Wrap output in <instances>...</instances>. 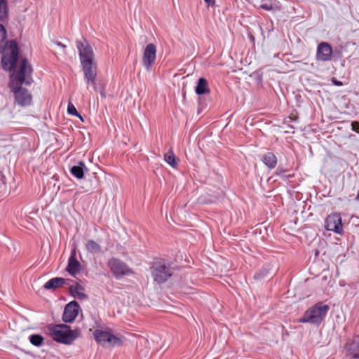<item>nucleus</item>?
Returning a JSON list of instances; mask_svg holds the SVG:
<instances>
[{"label": "nucleus", "instance_id": "f257e3e1", "mask_svg": "<svg viewBox=\"0 0 359 359\" xmlns=\"http://www.w3.org/2000/svg\"><path fill=\"white\" fill-rule=\"evenodd\" d=\"M32 68L26 59L20 62L19 69L13 72L11 76L10 87L13 92L16 102L22 107L29 106L32 104V96L29 91L22 88V84L29 85L32 83L31 74Z\"/></svg>", "mask_w": 359, "mask_h": 359}, {"label": "nucleus", "instance_id": "f03ea898", "mask_svg": "<svg viewBox=\"0 0 359 359\" xmlns=\"http://www.w3.org/2000/svg\"><path fill=\"white\" fill-rule=\"evenodd\" d=\"M48 330L55 341L65 344H70L81 334L79 330H72L70 327L65 324L50 325Z\"/></svg>", "mask_w": 359, "mask_h": 359}, {"label": "nucleus", "instance_id": "7ed1b4c3", "mask_svg": "<svg viewBox=\"0 0 359 359\" xmlns=\"http://www.w3.org/2000/svg\"><path fill=\"white\" fill-rule=\"evenodd\" d=\"M330 307L323 302H318L314 306L306 311L302 318L299 320V323H309L318 325L325 318Z\"/></svg>", "mask_w": 359, "mask_h": 359}, {"label": "nucleus", "instance_id": "20e7f679", "mask_svg": "<svg viewBox=\"0 0 359 359\" xmlns=\"http://www.w3.org/2000/svg\"><path fill=\"white\" fill-rule=\"evenodd\" d=\"M19 57V48L14 40L6 43L4 53L1 58V66L4 70H14Z\"/></svg>", "mask_w": 359, "mask_h": 359}, {"label": "nucleus", "instance_id": "39448f33", "mask_svg": "<svg viewBox=\"0 0 359 359\" xmlns=\"http://www.w3.org/2000/svg\"><path fill=\"white\" fill-rule=\"evenodd\" d=\"M107 266L116 279L126 276L135 275V271L122 260L111 257L107 262Z\"/></svg>", "mask_w": 359, "mask_h": 359}, {"label": "nucleus", "instance_id": "423d86ee", "mask_svg": "<svg viewBox=\"0 0 359 359\" xmlns=\"http://www.w3.org/2000/svg\"><path fill=\"white\" fill-rule=\"evenodd\" d=\"M95 340L103 346H120L123 344V339L112 334L110 332L101 330H95L93 332Z\"/></svg>", "mask_w": 359, "mask_h": 359}, {"label": "nucleus", "instance_id": "0eeeda50", "mask_svg": "<svg viewBox=\"0 0 359 359\" xmlns=\"http://www.w3.org/2000/svg\"><path fill=\"white\" fill-rule=\"evenodd\" d=\"M172 270L169 266L156 264L151 268V275L154 281L158 284L165 283L172 275Z\"/></svg>", "mask_w": 359, "mask_h": 359}, {"label": "nucleus", "instance_id": "6e6552de", "mask_svg": "<svg viewBox=\"0 0 359 359\" xmlns=\"http://www.w3.org/2000/svg\"><path fill=\"white\" fill-rule=\"evenodd\" d=\"M156 59V46L153 43H149L146 46L142 57V62L147 72L151 71Z\"/></svg>", "mask_w": 359, "mask_h": 359}, {"label": "nucleus", "instance_id": "1a4fd4ad", "mask_svg": "<svg viewBox=\"0 0 359 359\" xmlns=\"http://www.w3.org/2000/svg\"><path fill=\"white\" fill-rule=\"evenodd\" d=\"M76 44L79 50L81 63L94 60L93 50L86 39L76 41Z\"/></svg>", "mask_w": 359, "mask_h": 359}, {"label": "nucleus", "instance_id": "9d476101", "mask_svg": "<svg viewBox=\"0 0 359 359\" xmlns=\"http://www.w3.org/2000/svg\"><path fill=\"white\" fill-rule=\"evenodd\" d=\"M84 77L88 85L91 84L96 89L95 80L97 77V65L94 60L81 63Z\"/></svg>", "mask_w": 359, "mask_h": 359}, {"label": "nucleus", "instance_id": "9b49d317", "mask_svg": "<svg viewBox=\"0 0 359 359\" xmlns=\"http://www.w3.org/2000/svg\"><path fill=\"white\" fill-rule=\"evenodd\" d=\"M333 50L327 42H321L318 45L316 50V60L322 62L330 61L332 58Z\"/></svg>", "mask_w": 359, "mask_h": 359}, {"label": "nucleus", "instance_id": "f8f14e48", "mask_svg": "<svg viewBox=\"0 0 359 359\" xmlns=\"http://www.w3.org/2000/svg\"><path fill=\"white\" fill-rule=\"evenodd\" d=\"M79 305L77 302L72 301L67 304L64 309L62 320L65 323L73 322L79 313Z\"/></svg>", "mask_w": 359, "mask_h": 359}, {"label": "nucleus", "instance_id": "ddd939ff", "mask_svg": "<svg viewBox=\"0 0 359 359\" xmlns=\"http://www.w3.org/2000/svg\"><path fill=\"white\" fill-rule=\"evenodd\" d=\"M348 359H359V336L355 337L351 343L345 346Z\"/></svg>", "mask_w": 359, "mask_h": 359}, {"label": "nucleus", "instance_id": "4468645a", "mask_svg": "<svg viewBox=\"0 0 359 359\" xmlns=\"http://www.w3.org/2000/svg\"><path fill=\"white\" fill-rule=\"evenodd\" d=\"M81 264L76 259L75 255H72L69 258L68 265L67 266V271L72 276H75L81 271Z\"/></svg>", "mask_w": 359, "mask_h": 359}, {"label": "nucleus", "instance_id": "2eb2a0df", "mask_svg": "<svg viewBox=\"0 0 359 359\" xmlns=\"http://www.w3.org/2000/svg\"><path fill=\"white\" fill-rule=\"evenodd\" d=\"M66 280V279L60 277L51 278L44 284L43 288L46 290H54L65 284Z\"/></svg>", "mask_w": 359, "mask_h": 359}, {"label": "nucleus", "instance_id": "dca6fc26", "mask_svg": "<svg viewBox=\"0 0 359 359\" xmlns=\"http://www.w3.org/2000/svg\"><path fill=\"white\" fill-rule=\"evenodd\" d=\"M83 291L84 287L79 283H77L76 285H71L69 287V292L71 294L79 299H86L88 298L87 294H86Z\"/></svg>", "mask_w": 359, "mask_h": 359}, {"label": "nucleus", "instance_id": "f3484780", "mask_svg": "<svg viewBox=\"0 0 359 359\" xmlns=\"http://www.w3.org/2000/svg\"><path fill=\"white\" fill-rule=\"evenodd\" d=\"M262 161L269 169H273L277 165V158L272 152L263 155Z\"/></svg>", "mask_w": 359, "mask_h": 359}, {"label": "nucleus", "instance_id": "a211bd4d", "mask_svg": "<svg viewBox=\"0 0 359 359\" xmlns=\"http://www.w3.org/2000/svg\"><path fill=\"white\" fill-rule=\"evenodd\" d=\"M210 92V89L208 86V81L204 78H200L198 81L197 86L196 87V93L198 95H203L205 93H208Z\"/></svg>", "mask_w": 359, "mask_h": 359}, {"label": "nucleus", "instance_id": "6ab92c4d", "mask_svg": "<svg viewBox=\"0 0 359 359\" xmlns=\"http://www.w3.org/2000/svg\"><path fill=\"white\" fill-rule=\"evenodd\" d=\"M86 167L83 162H79V165H74L71 168V174L77 179H82L84 176L83 168Z\"/></svg>", "mask_w": 359, "mask_h": 359}, {"label": "nucleus", "instance_id": "aec40b11", "mask_svg": "<svg viewBox=\"0 0 359 359\" xmlns=\"http://www.w3.org/2000/svg\"><path fill=\"white\" fill-rule=\"evenodd\" d=\"M86 250L91 253H100L102 252L101 246L93 240H88L86 243Z\"/></svg>", "mask_w": 359, "mask_h": 359}, {"label": "nucleus", "instance_id": "412c9836", "mask_svg": "<svg viewBox=\"0 0 359 359\" xmlns=\"http://www.w3.org/2000/svg\"><path fill=\"white\" fill-rule=\"evenodd\" d=\"M164 160L172 168H176L177 167L178 163L172 150H170L164 154Z\"/></svg>", "mask_w": 359, "mask_h": 359}, {"label": "nucleus", "instance_id": "4be33fe9", "mask_svg": "<svg viewBox=\"0 0 359 359\" xmlns=\"http://www.w3.org/2000/svg\"><path fill=\"white\" fill-rule=\"evenodd\" d=\"M344 226H324L325 230L323 231V235L325 236H330V231H334L336 233L342 235L344 233Z\"/></svg>", "mask_w": 359, "mask_h": 359}, {"label": "nucleus", "instance_id": "5701e85b", "mask_svg": "<svg viewBox=\"0 0 359 359\" xmlns=\"http://www.w3.org/2000/svg\"><path fill=\"white\" fill-rule=\"evenodd\" d=\"M325 224H342L340 214L334 212L329 215L325 219Z\"/></svg>", "mask_w": 359, "mask_h": 359}, {"label": "nucleus", "instance_id": "b1692460", "mask_svg": "<svg viewBox=\"0 0 359 359\" xmlns=\"http://www.w3.org/2000/svg\"><path fill=\"white\" fill-rule=\"evenodd\" d=\"M8 1L0 0V20H4L8 18Z\"/></svg>", "mask_w": 359, "mask_h": 359}, {"label": "nucleus", "instance_id": "393cba45", "mask_svg": "<svg viewBox=\"0 0 359 359\" xmlns=\"http://www.w3.org/2000/svg\"><path fill=\"white\" fill-rule=\"evenodd\" d=\"M29 340L32 345L40 346L43 342V337L40 334H32L30 336Z\"/></svg>", "mask_w": 359, "mask_h": 359}, {"label": "nucleus", "instance_id": "a878e982", "mask_svg": "<svg viewBox=\"0 0 359 359\" xmlns=\"http://www.w3.org/2000/svg\"><path fill=\"white\" fill-rule=\"evenodd\" d=\"M67 112L69 114H72V115H74V116H76L78 117H79L82 121H83V118H82V116L78 113L76 107H74V105L71 103V102H69L68 104V106H67Z\"/></svg>", "mask_w": 359, "mask_h": 359}, {"label": "nucleus", "instance_id": "bb28decb", "mask_svg": "<svg viewBox=\"0 0 359 359\" xmlns=\"http://www.w3.org/2000/svg\"><path fill=\"white\" fill-rule=\"evenodd\" d=\"M260 8L266 11H271L273 8V5L271 2H264L260 5Z\"/></svg>", "mask_w": 359, "mask_h": 359}, {"label": "nucleus", "instance_id": "cd10ccee", "mask_svg": "<svg viewBox=\"0 0 359 359\" xmlns=\"http://www.w3.org/2000/svg\"><path fill=\"white\" fill-rule=\"evenodd\" d=\"M6 38V30L5 27L0 24V41H4Z\"/></svg>", "mask_w": 359, "mask_h": 359}, {"label": "nucleus", "instance_id": "c85d7f7f", "mask_svg": "<svg viewBox=\"0 0 359 359\" xmlns=\"http://www.w3.org/2000/svg\"><path fill=\"white\" fill-rule=\"evenodd\" d=\"M298 120V116L297 112L295 113H291L290 116L285 118V121L288 123L290 121H297Z\"/></svg>", "mask_w": 359, "mask_h": 359}, {"label": "nucleus", "instance_id": "c756f323", "mask_svg": "<svg viewBox=\"0 0 359 359\" xmlns=\"http://www.w3.org/2000/svg\"><path fill=\"white\" fill-rule=\"evenodd\" d=\"M352 130L359 133V122L355 121L351 123Z\"/></svg>", "mask_w": 359, "mask_h": 359}, {"label": "nucleus", "instance_id": "7c9ffc66", "mask_svg": "<svg viewBox=\"0 0 359 359\" xmlns=\"http://www.w3.org/2000/svg\"><path fill=\"white\" fill-rule=\"evenodd\" d=\"M332 82L333 83L334 85H335L337 86H343V83L340 81L337 80L335 78L332 79Z\"/></svg>", "mask_w": 359, "mask_h": 359}, {"label": "nucleus", "instance_id": "2f4dec72", "mask_svg": "<svg viewBox=\"0 0 359 359\" xmlns=\"http://www.w3.org/2000/svg\"><path fill=\"white\" fill-rule=\"evenodd\" d=\"M205 2L208 4V5H214L215 3V0H204Z\"/></svg>", "mask_w": 359, "mask_h": 359}, {"label": "nucleus", "instance_id": "473e14b6", "mask_svg": "<svg viewBox=\"0 0 359 359\" xmlns=\"http://www.w3.org/2000/svg\"><path fill=\"white\" fill-rule=\"evenodd\" d=\"M264 275V273H256V274H255L254 278H255V279H259V278H260L261 277H262Z\"/></svg>", "mask_w": 359, "mask_h": 359}, {"label": "nucleus", "instance_id": "72a5a7b5", "mask_svg": "<svg viewBox=\"0 0 359 359\" xmlns=\"http://www.w3.org/2000/svg\"><path fill=\"white\" fill-rule=\"evenodd\" d=\"M284 172V170L282 168H278L276 170V175H280Z\"/></svg>", "mask_w": 359, "mask_h": 359}, {"label": "nucleus", "instance_id": "f704fd0d", "mask_svg": "<svg viewBox=\"0 0 359 359\" xmlns=\"http://www.w3.org/2000/svg\"><path fill=\"white\" fill-rule=\"evenodd\" d=\"M56 45L62 47V48H66V45L62 43L61 42H56Z\"/></svg>", "mask_w": 359, "mask_h": 359}, {"label": "nucleus", "instance_id": "c9c22d12", "mask_svg": "<svg viewBox=\"0 0 359 359\" xmlns=\"http://www.w3.org/2000/svg\"><path fill=\"white\" fill-rule=\"evenodd\" d=\"M355 199H356L358 201H359V191H358V194H357V196H356Z\"/></svg>", "mask_w": 359, "mask_h": 359}, {"label": "nucleus", "instance_id": "e433bc0d", "mask_svg": "<svg viewBox=\"0 0 359 359\" xmlns=\"http://www.w3.org/2000/svg\"><path fill=\"white\" fill-rule=\"evenodd\" d=\"M5 1H8L7 0H5Z\"/></svg>", "mask_w": 359, "mask_h": 359}]
</instances>
